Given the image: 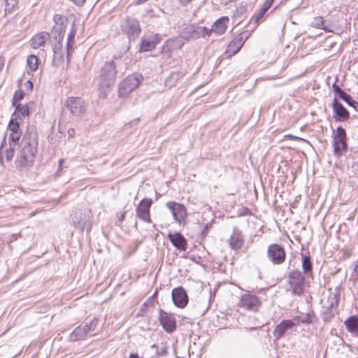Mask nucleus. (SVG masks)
I'll use <instances>...</instances> for the list:
<instances>
[{
    "label": "nucleus",
    "mask_w": 358,
    "mask_h": 358,
    "mask_svg": "<svg viewBox=\"0 0 358 358\" xmlns=\"http://www.w3.org/2000/svg\"><path fill=\"white\" fill-rule=\"evenodd\" d=\"M178 3L182 6H187L189 3H190L192 1H193L194 0H178Z\"/></svg>",
    "instance_id": "obj_46"
},
{
    "label": "nucleus",
    "mask_w": 358,
    "mask_h": 358,
    "mask_svg": "<svg viewBox=\"0 0 358 358\" xmlns=\"http://www.w3.org/2000/svg\"><path fill=\"white\" fill-rule=\"evenodd\" d=\"M124 217H125V213H123L121 215L120 217V221H123V220H124Z\"/></svg>",
    "instance_id": "obj_53"
},
{
    "label": "nucleus",
    "mask_w": 358,
    "mask_h": 358,
    "mask_svg": "<svg viewBox=\"0 0 358 358\" xmlns=\"http://www.w3.org/2000/svg\"><path fill=\"white\" fill-rule=\"evenodd\" d=\"M266 255L268 259L275 265L282 264L285 260V251L278 244H271L268 246Z\"/></svg>",
    "instance_id": "obj_12"
},
{
    "label": "nucleus",
    "mask_w": 358,
    "mask_h": 358,
    "mask_svg": "<svg viewBox=\"0 0 358 358\" xmlns=\"http://www.w3.org/2000/svg\"><path fill=\"white\" fill-rule=\"evenodd\" d=\"M299 324L297 319L283 320L278 324L273 331V335L275 339L278 340L285 335V334L293 327Z\"/></svg>",
    "instance_id": "obj_15"
},
{
    "label": "nucleus",
    "mask_w": 358,
    "mask_h": 358,
    "mask_svg": "<svg viewBox=\"0 0 358 358\" xmlns=\"http://www.w3.org/2000/svg\"><path fill=\"white\" fill-rule=\"evenodd\" d=\"M63 162H64V159H61L59 160V169H61Z\"/></svg>",
    "instance_id": "obj_54"
},
{
    "label": "nucleus",
    "mask_w": 358,
    "mask_h": 358,
    "mask_svg": "<svg viewBox=\"0 0 358 358\" xmlns=\"http://www.w3.org/2000/svg\"><path fill=\"white\" fill-rule=\"evenodd\" d=\"M151 348H157V346L155 344H154V345H152L151 346Z\"/></svg>",
    "instance_id": "obj_56"
},
{
    "label": "nucleus",
    "mask_w": 358,
    "mask_h": 358,
    "mask_svg": "<svg viewBox=\"0 0 358 358\" xmlns=\"http://www.w3.org/2000/svg\"><path fill=\"white\" fill-rule=\"evenodd\" d=\"M159 322L164 329L168 333H171L176 329V322L174 316L164 312V310L160 311Z\"/></svg>",
    "instance_id": "obj_18"
},
{
    "label": "nucleus",
    "mask_w": 358,
    "mask_h": 358,
    "mask_svg": "<svg viewBox=\"0 0 358 358\" xmlns=\"http://www.w3.org/2000/svg\"><path fill=\"white\" fill-rule=\"evenodd\" d=\"M75 134H76L75 130L73 128H70L67 131V134H68L69 137H70V138L74 137Z\"/></svg>",
    "instance_id": "obj_47"
},
{
    "label": "nucleus",
    "mask_w": 358,
    "mask_h": 358,
    "mask_svg": "<svg viewBox=\"0 0 358 358\" xmlns=\"http://www.w3.org/2000/svg\"><path fill=\"white\" fill-rule=\"evenodd\" d=\"M92 213L85 209L76 212L72 216L71 223L78 230L83 231L86 229L90 231L92 229Z\"/></svg>",
    "instance_id": "obj_4"
},
{
    "label": "nucleus",
    "mask_w": 358,
    "mask_h": 358,
    "mask_svg": "<svg viewBox=\"0 0 358 358\" xmlns=\"http://www.w3.org/2000/svg\"><path fill=\"white\" fill-rule=\"evenodd\" d=\"M177 358H179V357H177Z\"/></svg>",
    "instance_id": "obj_57"
},
{
    "label": "nucleus",
    "mask_w": 358,
    "mask_h": 358,
    "mask_svg": "<svg viewBox=\"0 0 358 358\" xmlns=\"http://www.w3.org/2000/svg\"><path fill=\"white\" fill-rule=\"evenodd\" d=\"M229 22L228 17H221L218 20H217L210 29L207 28L208 36H209L212 33H215V34L220 35L225 32L227 27V24Z\"/></svg>",
    "instance_id": "obj_20"
},
{
    "label": "nucleus",
    "mask_w": 358,
    "mask_h": 358,
    "mask_svg": "<svg viewBox=\"0 0 358 358\" xmlns=\"http://www.w3.org/2000/svg\"><path fill=\"white\" fill-rule=\"evenodd\" d=\"M148 0H137L136 1V3L137 4H142V3H144L145 2H146Z\"/></svg>",
    "instance_id": "obj_52"
},
{
    "label": "nucleus",
    "mask_w": 358,
    "mask_h": 358,
    "mask_svg": "<svg viewBox=\"0 0 358 358\" xmlns=\"http://www.w3.org/2000/svg\"><path fill=\"white\" fill-rule=\"evenodd\" d=\"M339 99L343 100L349 106L353 107L354 108H355L356 106L358 104V103L356 101L352 99L350 95L346 94L345 92L343 93H341V96H340Z\"/></svg>",
    "instance_id": "obj_31"
},
{
    "label": "nucleus",
    "mask_w": 358,
    "mask_h": 358,
    "mask_svg": "<svg viewBox=\"0 0 358 358\" xmlns=\"http://www.w3.org/2000/svg\"><path fill=\"white\" fill-rule=\"evenodd\" d=\"M290 138H296V139H301V138L299 137H294V136H289Z\"/></svg>",
    "instance_id": "obj_55"
},
{
    "label": "nucleus",
    "mask_w": 358,
    "mask_h": 358,
    "mask_svg": "<svg viewBox=\"0 0 358 358\" xmlns=\"http://www.w3.org/2000/svg\"><path fill=\"white\" fill-rule=\"evenodd\" d=\"M353 274H355L356 276H358V260L355 262Z\"/></svg>",
    "instance_id": "obj_48"
},
{
    "label": "nucleus",
    "mask_w": 358,
    "mask_h": 358,
    "mask_svg": "<svg viewBox=\"0 0 358 358\" xmlns=\"http://www.w3.org/2000/svg\"><path fill=\"white\" fill-rule=\"evenodd\" d=\"M121 28L122 31L129 36L136 37L141 32L138 20L129 17H127L122 21Z\"/></svg>",
    "instance_id": "obj_14"
},
{
    "label": "nucleus",
    "mask_w": 358,
    "mask_h": 358,
    "mask_svg": "<svg viewBox=\"0 0 358 358\" xmlns=\"http://www.w3.org/2000/svg\"><path fill=\"white\" fill-rule=\"evenodd\" d=\"M129 358H140L138 355L136 353H131L129 355Z\"/></svg>",
    "instance_id": "obj_50"
},
{
    "label": "nucleus",
    "mask_w": 358,
    "mask_h": 358,
    "mask_svg": "<svg viewBox=\"0 0 358 358\" xmlns=\"http://www.w3.org/2000/svg\"><path fill=\"white\" fill-rule=\"evenodd\" d=\"M50 38V34L48 32H40L31 38V46L34 49H37L43 46Z\"/></svg>",
    "instance_id": "obj_25"
},
{
    "label": "nucleus",
    "mask_w": 358,
    "mask_h": 358,
    "mask_svg": "<svg viewBox=\"0 0 358 358\" xmlns=\"http://www.w3.org/2000/svg\"><path fill=\"white\" fill-rule=\"evenodd\" d=\"M16 108V110L20 113L22 116H27L29 115V108L27 105H20L17 104V106H15Z\"/></svg>",
    "instance_id": "obj_36"
},
{
    "label": "nucleus",
    "mask_w": 358,
    "mask_h": 358,
    "mask_svg": "<svg viewBox=\"0 0 358 358\" xmlns=\"http://www.w3.org/2000/svg\"><path fill=\"white\" fill-rule=\"evenodd\" d=\"M344 323L348 331L358 335V316H350Z\"/></svg>",
    "instance_id": "obj_26"
},
{
    "label": "nucleus",
    "mask_w": 358,
    "mask_h": 358,
    "mask_svg": "<svg viewBox=\"0 0 358 358\" xmlns=\"http://www.w3.org/2000/svg\"><path fill=\"white\" fill-rule=\"evenodd\" d=\"M3 65H4V62L3 59H0V71H1V69H3Z\"/></svg>",
    "instance_id": "obj_51"
},
{
    "label": "nucleus",
    "mask_w": 358,
    "mask_h": 358,
    "mask_svg": "<svg viewBox=\"0 0 358 358\" xmlns=\"http://www.w3.org/2000/svg\"><path fill=\"white\" fill-rule=\"evenodd\" d=\"M24 87L27 91H31L33 89V83L31 80H27L24 84Z\"/></svg>",
    "instance_id": "obj_44"
},
{
    "label": "nucleus",
    "mask_w": 358,
    "mask_h": 358,
    "mask_svg": "<svg viewBox=\"0 0 358 358\" xmlns=\"http://www.w3.org/2000/svg\"><path fill=\"white\" fill-rule=\"evenodd\" d=\"M302 268L305 274L312 273V263L310 257L305 256L303 257Z\"/></svg>",
    "instance_id": "obj_30"
},
{
    "label": "nucleus",
    "mask_w": 358,
    "mask_h": 358,
    "mask_svg": "<svg viewBox=\"0 0 358 358\" xmlns=\"http://www.w3.org/2000/svg\"><path fill=\"white\" fill-rule=\"evenodd\" d=\"M157 42L153 40L143 38L141 42V51H150L155 48Z\"/></svg>",
    "instance_id": "obj_28"
},
{
    "label": "nucleus",
    "mask_w": 358,
    "mask_h": 358,
    "mask_svg": "<svg viewBox=\"0 0 358 358\" xmlns=\"http://www.w3.org/2000/svg\"><path fill=\"white\" fill-rule=\"evenodd\" d=\"M17 147L10 148L9 146V149L6 151V158L7 161H11L14 156V151Z\"/></svg>",
    "instance_id": "obj_40"
},
{
    "label": "nucleus",
    "mask_w": 358,
    "mask_h": 358,
    "mask_svg": "<svg viewBox=\"0 0 358 358\" xmlns=\"http://www.w3.org/2000/svg\"><path fill=\"white\" fill-rule=\"evenodd\" d=\"M36 151L25 148H21L19 155L15 160L16 168L20 171L33 165Z\"/></svg>",
    "instance_id": "obj_7"
},
{
    "label": "nucleus",
    "mask_w": 358,
    "mask_h": 358,
    "mask_svg": "<svg viewBox=\"0 0 358 358\" xmlns=\"http://www.w3.org/2000/svg\"><path fill=\"white\" fill-rule=\"evenodd\" d=\"M244 43V41L242 36H236L234 38L228 45L226 52L229 55H234L236 54L241 48Z\"/></svg>",
    "instance_id": "obj_24"
},
{
    "label": "nucleus",
    "mask_w": 358,
    "mask_h": 358,
    "mask_svg": "<svg viewBox=\"0 0 358 358\" xmlns=\"http://www.w3.org/2000/svg\"><path fill=\"white\" fill-rule=\"evenodd\" d=\"M4 1L5 10L8 13L11 12L18 3V0H4Z\"/></svg>",
    "instance_id": "obj_35"
},
{
    "label": "nucleus",
    "mask_w": 358,
    "mask_h": 358,
    "mask_svg": "<svg viewBox=\"0 0 358 358\" xmlns=\"http://www.w3.org/2000/svg\"><path fill=\"white\" fill-rule=\"evenodd\" d=\"M311 25L313 27L317 29H322L324 30H327L326 27L324 26V20L322 17H316L311 22Z\"/></svg>",
    "instance_id": "obj_33"
},
{
    "label": "nucleus",
    "mask_w": 358,
    "mask_h": 358,
    "mask_svg": "<svg viewBox=\"0 0 358 358\" xmlns=\"http://www.w3.org/2000/svg\"><path fill=\"white\" fill-rule=\"evenodd\" d=\"M166 206L170 210L174 220L180 224H185V220L187 216L186 207L180 203L175 201H169L166 203Z\"/></svg>",
    "instance_id": "obj_11"
},
{
    "label": "nucleus",
    "mask_w": 358,
    "mask_h": 358,
    "mask_svg": "<svg viewBox=\"0 0 358 358\" xmlns=\"http://www.w3.org/2000/svg\"><path fill=\"white\" fill-rule=\"evenodd\" d=\"M66 106L73 115L80 118L86 113L87 109V103L80 97L67 98Z\"/></svg>",
    "instance_id": "obj_8"
},
{
    "label": "nucleus",
    "mask_w": 358,
    "mask_h": 358,
    "mask_svg": "<svg viewBox=\"0 0 358 358\" xmlns=\"http://www.w3.org/2000/svg\"><path fill=\"white\" fill-rule=\"evenodd\" d=\"M172 299L173 303L178 308H184L188 302V296L182 287L175 288L172 290Z\"/></svg>",
    "instance_id": "obj_19"
},
{
    "label": "nucleus",
    "mask_w": 358,
    "mask_h": 358,
    "mask_svg": "<svg viewBox=\"0 0 358 358\" xmlns=\"http://www.w3.org/2000/svg\"><path fill=\"white\" fill-rule=\"evenodd\" d=\"M8 129L10 131V133H20L21 131L20 130L19 122L14 119L10 120L8 124Z\"/></svg>",
    "instance_id": "obj_34"
},
{
    "label": "nucleus",
    "mask_w": 358,
    "mask_h": 358,
    "mask_svg": "<svg viewBox=\"0 0 358 358\" xmlns=\"http://www.w3.org/2000/svg\"><path fill=\"white\" fill-rule=\"evenodd\" d=\"M346 139L345 130L341 127H337L333 141L334 152L336 157H340L347 152Z\"/></svg>",
    "instance_id": "obj_5"
},
{
    "label": "nucleus",
    "mask_w": 358,
    "mask_h": 358,
    "mask_svg": "<svg viewBox=\"0 0 358 358\" xmlns=\"http://www.w3.org/2000/svg\"><path fill=\"white\" fill-rule=\"evenodd\" d=\"M98 319L94 317L89 322L86 320L85 324L80 325L76 328V329L70 334L69 338L71 341H76L79 340L85 339L86 337L90 336L95 335V334H90L94 331L97 326Z\"/></svg>",
    "instance_id": "obj_3"
},
{
    "label": "nucleus",
    "mask_w": 358,
    "mask_h": 358,
    "mask_svg": "<svg viewBox=\"0 0 358 358\" xmlns=\"http://www.w3.org/2000/svg\"><path fill=\"white\" fill-rule=\"evenodd\" d=\"M24 97V93L22 91H17L14 94L13 98V105L17 106V103L20 101Z\"/></svg>",
    "instance_id": "obj_38"
},
{
    "label": "nucleus",
    "mask_w": 358,
    "mask_h": 358,
    "mask_svg": "<svg viewBox=\"0 0 358 358\" xmlns=\"http://www.w3.org/2000/svg\"><path fill=\"white\" fill-rule=\"evenodd\" d=\"M116 66L113 60L106 62L101 68L98 78L99 97L105 98L110 87L114 85L116 78Z\"/></svg>",
    "instance_id": "obj_1"
},
{
    "label": "nucleus",
    "mask_w": 358,
    "mask_h": 358,
    "mask_svg": "<svg viewBox=\"0 0 358 358\" xmlns=\"http://www.w3.org/2000/svg\"><path fill=\"white\" fill-rule=\"evenodd\" d=\"M266 10H264V8H261L260 10L258 11L257 13H255L253 17H252V20H255V23L256 24H258L259 20L264 15V14L266 13Z\"/></svg>",
    "instance_id": "obj_39"
},
{
    "label": "nucleus",
    "mask_w": 358,
    "mask_h": 358,
    "mask_svg": "<svg viewBox=\"0 0 358 358\" xmlns=\"http://www.w3.org/2000/svg\"><path fill=\"white\" fill-rule=\"evenodd\" d=\"M168 238L171 243L178 250H186L187 249V241L180 233H176L174 234H169Z\"/></svg>",
    "instance_id": "obj_23"
},
{
    "label": "nucleus",
    "mask_w": 358,
    "mask_h": 358,
    "mask_svg": "<svg viewBox=\"0 0 358 358\" xmlns=\"http://www.w3.org/2000/svg\"><path fill=\"white\" fill-rule=\"evenodd\" d=\"M208 31L206 27L190 24L182 29L180 37L186 41L196 40L208 36Z\"/></svg>",
    "instance_id": "obj_9"
},
{
    "label": "nucleus",
    "mask_w": 358,
    "mask_h": 358,
    "mask_svg": "<svg viewBox=\"0 0 358 358\" xmlns=\"http://www.w3.org/2000/svg\"><path fill=\"white\" fill-rule=\"evenodd\" d=\"M334 92L336 94L338 97L339 98L341 96V93H343L344 91L341 89L336 83H334L332 86Z\"/></svg>",
    "instance_id": "obj_42"
},
{
    "label": "nucleus",
    "mask_w": 358,
    "mask_h": 358,
    "mask_svg": "<svg viewBox=\"0 0 358 358\" xmlns=\"http://www.w3.org/2000/svg\"><path fill=\"white\" fill-rule=\"evenodd\" d=\"M22 132L20 133H10L8 137V143L10 148L17 147L19 141L21 138Z\"/></svg>",
    "instance_id": "obj_29"
},
{
    "label": "nucleus",
    "mask_w": 358,
    "mask_h": 358,
    "mask_svg": "<svg viewBox=\"0 0 358 358\" xmlns=\"http://www.w3.org/2000/svg\"><path fill=\"white\" fill-rule=\"evenodd\" d=\"M273 1L274 0H266L263 6H262V8H264V10H266V11L271 8V6H272L273 3Z\"/></svg>",
    "instance_id": "obj_43"
},
{
    "label": "nucleus",
    "mask_w": 358,
    "mask_h": 358,
    "mask_svg": "<svg viewBox=\"0 0 358 358\" xmlns=\"http://www.w3.org/2000/svg\"><path fill=\"white\" fill-rule=\"evenodd\" d=\"M52 50L55 55H62V42H54L52 45Z\"/></svg>",
    "instance_id": "obj_37"
},
{
    "label": "nucleus",
    "mask_w": 358,
    "mask_h": 358,
    "mask_svg": "<svg viewBox=\"0 0 358 358\" xmlns=\"http://www.w3.org/2000/svg\"><path fill=\"white\" fill-rule=\"evenodd\" d=\"M75 34H76L75 30L73 29H72L68 35V39H67V43H66V50H67L68 57L69 56L70 51L72 48V43L74 40Z\"/></svg>",
    "instance_id": "obj_32"
},
{
    "label": "nucleus",
    "mask_w": 358,
    "mask_h": 358,
    "mask_svg": "<svg viewBox=\"0 0 358 358\" xmlns=\"http://www.w3.org/2000/svg\"><path fill=\"white\" fill-rule=\"evenodd\" d=\"M142 76L139 74L128 76L120 84L119 95L122 97L127 96L129 93L138 87Z\"/></svg>",
    "instance_id": "obj_6"
},
{
    "label": "nucleus",
    "mask_w": 358,
    "mask_h": 358,
    "mask_svg": "<svg viewBox=\"0 0 358 358\" xmlns=\"http://www.w3.org/2000/svg\"><path fill=\"white\" fill-rule=\"evenodd\" d=\"M37 145L38 135L36 128L34 126H29L23 136L22 147L37 151Z\"/></svg>",
    "instance_id": "obj_13"
},
{
    "label": "nucleus",
    "mask_w": 358,
    "mask_h": 358,
    "mask_svg": "<svg viewBox=\"0 0 358 358\" xmlns=\"http://www.w3.org/2000/svg\"><path fill=\"white\" fill-rule=\"evenodd\" d=\"M156 354L158 357L159 356H166L167 355V347L163 345L160 348H157L156 351Z\"/></svg>",
    "instance_id": "obj_41"
},
{
    "label": "nucleus",
    "mask_w": 358,
    "mask_h": 358,
    "mask_svg": "<svg viewBox=\"0 0 358 358\" xmlns=\"http://www.w3.org/2000/svg\"><path fill=\"white\" fill-rule=\"evenodd\" d=\"M64 17L62 15H56L54 17L55 25L52 30V36L54 42H62L64 36L66 26L64 24Z\"/></svg>",
    "instance_id": "obj_17"
},
{
    "label": "nucleus",
    "mask_w": 358,
    "mask_h": 358,
    "mask_svg": "<svg viewBox=\"0 0 358 358\" xmlns=\"http://www.w3.org/2000/svg\"><path fill=\"white\" fill-rule=\"evenodd\" d=\"M333 110L334 114L339 121H345L349 118L350 114L348 110L338 101L336 97L334 98L333 103Z\"/></svg>",
    "instance_id": "obj_22"
},
{
    "label": "nucleus",
    "mask_w": 358,
    "mask_h": 358,
    "mask_svg": "<svg viewBox=\"0 0 358 358\" xmlns=\"http://www.w3.org/2000/svg\"><path fill=\"white\" fill-rule=\"evenodd\" d=\"M237 306L244 310L256 313L262 306V301L257 296L246 291L240 296Z\"/></svg>",
    "instance_id": "obj_2"
},
{
    "label": "nucleus",
    "mask_w": 358,
    "mask_h": 358,
    "mask_svg": "<svg viewBox=\"0 0 358 358\" xmlns=\"http://www.w3.org/2000/svg\"><path fill=\"white\" fill-rule=\"evenodd\" d=\"M27 66L31 71H36L38 67V58L34 55L27 57Z\"/></svg>",
    "instance_id": "obj_27"
},
{
    "label": "nucleus",
    "mask_w": 358,
    "mask_h": 358,
    "mask_svg": "<svg viewBox=\"0 0 358 358\" xmlns=\"http://www.w3.org/2000/svg\"><path fill=\"white\" fill-rule=\"evenodd\" d=\"M289 290L294 295L300 296L303 292L304 277L301 271L294 270L288 275Z\"/></svg>",
    "instance_id": "obj_10"
},
{
    "label": "nucleus",
    "mask_w": 358,
    "mask_h": 358,
    "mask_svg": "<svg viewBox=\"0 0 358 358\" xmlns=\"http://www.w3.org/2000/svg\"><path fill=\"white\" fill-rule=\"evenodd\" d=\"M244 240L242 232L237 228L234 227L233 232L229 239L230 248L232 250H238L243 245Z\"/></svg>",
    "instance_id": "obj_21"
},
{
    "label": "nucleus",
    "mask_w": 358,
    "mask_h": 358,
    "mask_svg": "<svg viewBox=\"0 0 358 358\" xmlns=\"http://www.w3.org/2000/svg\"><path fill=\"white\" fill-rule=\"evenodd\" d=\"M180 76V73L173 72L170 75L169 79L171 80H177L179 78Z\"/></svg>",
    "instance_id": "obj_45"
},
{
    "label": "nucleus",
    "mask_w": 358,
    "mask_h": 358,
    "mask_svg": "<svg viewBox=\"0 0 358 358\" xmlns=\"http://www.w3.org/2000/svg\"><path fill=\"white\" fill-rule=\"evenodd\" d=\"M211 227V224H206L204 229L202 231V235L205 236L207 234L208 229Z\"/></svg>",
    "instance_id": "obj_49"
},
{
    "label": "nucleus",
    "mask_w": 358,
    "mask_h": 358,
    "mask_svg": "<svg viewBox=\"0 0 358 358\" xmlns=\"http://www.w3.org/2000/svg\"><path fill=\"white\" fill-rule=\"evenodd\" d=\"M152 203V199L144 198L138 203L136 208V216L146 222H151L150 217V208Z\"/></svg>",
    "instance_id": "obj_16"
}]
</instances>
